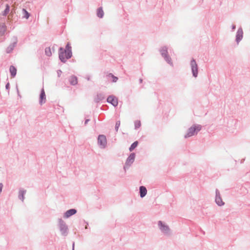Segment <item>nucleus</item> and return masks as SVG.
<instances>
[{
  "mask_svg": "<svg viewBox=\"0 0 250 250\" xmlns=\"http://www.w3.org/2000/svg\"><path fill=\"white\" fill-rule=\"evenodd\" d=\"M89 121V120H86L85 122V124H87L88 122Z\"/></svg>",
  "mask_w": 250,
  "mask_h": 250,
  "instance_id": "32",
  "label": "nucleus"
},
{
  "mask_svg": "<svg viewBox=\"0 0 250 250\" xmlns=\"http://www.w3.org/2000/svg\"><path fill=\"white\" fill-rule=\"evenodd\" d=\"M46 100L45 95H40V103L42 104L44 103Z\"/></svg>",
  "mask_w": 250,
  "mask_h": 250,
  "instance_id": "19",
  "label": "nucleus"
},
{
  "mask_svg": "<svg viewBox=\"0 0 250 250\" xmlns=\"http://www.w3.org/2000/svg\"><path fill=\"white\" fill-rule=\"evenodd\" d=\"M158 225L160 227V229L165 233H167L169 231V228L167 226H166L163 224L162 221H159Z\"/></svg>",
  "mask_w": 250,
  "mask_h": 250,
  "instance_id": "9",
  "label": "nucleus"
},
{
  "mask_svg": "<svg viewBox=\"0 0 250 250\" xmlns=\"http://www.w3.org/2000/svg\"><path fill=\"white\" fill-rule=\"evenodd\" d=\"M243 37V30L241 28H240L238 29L236 35V42L237 43H239V42L241 41Z\"/></svg>",
  "mask_w": 250,
  "mask_h": 250,
  "instance_id": "8",
  "label": "nucleus"
},
{
  "mask_svg": "<svg viewBox=\"0 0 250 250\" xmlns=\"http://www.w3.org/2000/svg\"><path fill=\"white\" fill-rule=\"evenodd\" d=\"M104 11L103 10L102 7H99L98 8L97 11V15L100 18H102L104 16Z\"/></svg>",
  "mask_w": 250,
  "mask_h": 250,
  "instance_id": "16",
  "label": "nucleus"
},
{
  "mask_svg": "<svg viewBox=\"0 0 250 250\" xmlns=\"http://www.w3.org/2000/svg\"><path fill=\"white\" fill-rule=\"evenodd\" d=\"M57 72L58 76L59 77H60L62 73V71L61 70H58Z\"/></svg>",
  "mask_w": 250,
  "mask_h": 250,
  "instance_id": "25",
  "label": "nucleus"
},
{
  "mask_svg": "<svg viewBox=\"0 0 250 250\" xmlns=\"http://www.w3.org/2000/svg\"><path fill=\"white\" fill-rule=\"evenodd\" d=\"M9 86H10V85H9V83H7L6 84V89H8L9 88Z\"/></svg>",
  "mask_w": 250,
  "mask_h": 250,
  "instance_id": "28",
  "label": "nucleus"
},
{
  "mask_svg": "<svg viewBox=\"0 0 250 250\" xmlns=\"http://www.w3.org/2000/svg\"><path fill=\"white\" fill-rule=\"evenodd\" d=\"M2 185L0 184V193L1 192V191L2 190Z\"/></svg>",
  "mask_w": 250,
  "mask_h": 250,
  "instance_id": "29",
  "label": "nucleus"
},
{
  "mask_svg": "<svg viewBox=\"0 0 250 250\" xmlns=\"http://www.w3.org/2000/svg\"><path fill=\"white\" fill-rule=\"evenodd\" d=\"M2 28H3V30L5 31V29H4V26H2Z\"/></svg>",
  "mask_w": 250,
  "mask_h": 250,
  "instance_id": "34",
  "label": "nucleus"
},
{
  "mask_svg": "<svg viewBox=\"0 0 250 250\" xmlns=\"http://www.w3.org/2000/svg\"><path fill=\"white\" fill-rule=\"evenodd\" d=\"M160 53L165 61L169 64H172L171 59L168 55L167 48V46H163L160 49Z\"/></svg>",
  "mask_w": 250,
  "mask_h": 250,
  "instance_id": "3",
  "label": "nucleus"
},
{
  "mask_svg": "<svg viewBox=\"0 0 250 250\" xmlns=\"http://www.w3.org/2000/svg\"><path fill=\"white\" fill-rule=\"evenodd\" d=\"M190 66L193 76L195 78L197 77L198 74V68L197 64L194 59L190 61Z\"/></svg>",
  "mask_w": 250,
  "mask_h": 250,
  "instance_id": "4",
  "label": "nucleus"
},
{
  "mask_svg": "<svg viewBox=\"0 0 250 250\" xmlns=\"http://www.w3.org/2000/svg\"><path fill=\"white\" fill-rule=\"evenodd\" d=\"M141 123L140 121H136L135 122V126L136 128H139L141 126Z\"/></svg>",
  "mask_w": 250,
  "mask_h": 250,
  "instance_id": "23",
  "label": "nucleus"
},
{
  "mask_svg": "<svg viewBox=\"0 0 250 250\" xmlns=\"http://www.w3.org/2000/svg\"><path fill=\"white\" fill-rule=\"evenodd\" d=\"M107 101L108 103L111 104L114 106H117L118 104L117 98L113 95L108 97L107 98Z\"/></svg>",
  "mask_w": 250,
  "mask_h": 250,
  "instance_id": "5",
  "label": "nucleus"
},
{
  "mask_svg": "<svg viewBox=\"0 0 250 250\" xmlns=\"http://www.w3.org/2000/svg\"><path fill=\"white\" fill-rule=\"evenodd\" d=\"M138 144V143L137 141H136L134 143H133L130 147L129 150L130 151H132L137 146Z\"/></svg>",
  "mask_w": 250,
  "mask_h": 250,
  "instance_id": "21",
  "label": "nucleus"
},
{
  "mask_svg": "<svg viewBox=\"0 0 250 250\" xmlns=\"http://www.w3.org/2000/svg\"><path fill=\"white\" fill-rule=\"evenodd\" d=\"M235 28H236V26L235 25H232V30H234L235 29Z\"/></svg>",
  "mask_w": 250,
  "mask_h": 250,
  "instance_id": "30",
  "label": "nucleus"
},
{
  "mask_svg": "<svg viewBox=\"0 0 250 250\" xmlns=\"http://www.w3.org/2000/svg\"><path fill=\"white\" fill-rule=\"evenodd\" d=\"M139 81H140V83H142L143 82V79H140Z\"/></svg>",
  "mask_w": 250,
  "mask_h": 250,
  "instance_id": "31",
  "label": "nucleus"
},
{
  "mask_svg": "<svg viewBox=\"0 0 250 250\" xmlns=\"http://www.w3.org/2000/svg\"><path fill=\"white\" fill-rule=\"evenodd\" d=\"M120 121H118L116 123V125H115V128L116 129V131H118V128L120 126Z\"/></svg>",
  "mask_w": 250,
  "mask_h": 250,
  "instance_id": "24",
  "label": "nucleus"
},
{
  "mask_svg": "<svg viewBox=\"0 0 250 250\" xmlns=\"http://www.w3.org/2000/svg\"><path fill=\"white\" fill-rule=\"evenodd\" d=\"M215 201H216V203L219 206H222V205H224V203L222 201V200L220 196H218L217 195L216 197Z\"/></svg>",
  "mask_w": 250,
  "mask_h": 250,
  "instance_id": "17",
  "label": "nucleus"
},
{
  "mask_svg": "<svg viewBox=\"0 0 250 250\" xmlns=\"http://www.w3.org/2000/svg\"><path fill=\"white\" fill-rule=\"evenodd\" d=\"M99 144L102 147H105L106 145V139L105 136L103 135H99L98 139Z\"/></svg>",
  "mask_w": 250,
  "mask_h": 250,
  "instance_id": "7",
  "label": "nucleus"
},
{
  "mask_svg": "<svg viewBox=\"0 0 250 250\" xmlns=\"http://www.w3.org/2000/svg\"><path fill=\"white\" fill-rule=\"evenodd\" d=\"M76 213V210L75 209H71L68 210H67L65 214L64 217L66 218H68L70 217V216L75 214Z\"/></svg>",
  "mask_w": 250,
  "mask_h": 250,
  "instance_id": "11",
  "label": "nucleus"
},
{
  "mask_svg": "<svg viewBox=\"0 0 250 250\" xmlns=\"http://www.w3.org/2000/svg\"><path fill=\"white\" fill-rule=\"evenodd\" d=\"M135 159V154L134 153H131L129 156L128 157L127 160H126V164L128 165L131 164Z\"/></svg>",
  "mask_w": 250,
  "mask_h": 250,
  "instance_id": "13",
  "label": "nucleus"
},
{
  "mask_svg": "<svg viewBox=\"0 0 250 250\" xmlns=\"http://www.w3.org/2000/svg\"><path fill=\"white\" fill-rule=\"evenodd\" d=\"M40 94H45V92H44V89L43 88L42 89Z\"/></svg>",
  "mask_w": 250,
  "mask_h": 250,
  "instance_id": "27",
  "label": "nucleus"
},
{
  "mask_svg": "<svg viewBox=\"0 0 250 250\" xmlns=\"http://www.w3.org/2000/svg\"><path fill=\"white\" fill-rule=\"evenodd\" d=\"M22 11L25 14V15L24 16V18H25L27 19H28L30 16L29 13L25 9H23Z\"/></svg>",
  "mask_w": 250,
  "mask_h": 250,
  "instance_id": "22",
  "label": "nucleus"
},
{
  "mask_svg": "<svg viewBox=\"0 0 250 250\" xmlns=\"http://www.w3.org/2000/svg\"><path fill=\"white\" fill-rule=\"evenodd\" d=\"M100 96V97H98L97 99H96V101L98 102L99 101L102 100L104 99V97H101V96H102V95H99Z\"/></svg>",
  "mask_w": 250,
  "mask_h": 250,
  "instance_id": "26",
  "label": "nucleus"
},
{
  "mask_svg": "<svg viewBox=\"0 0 250 250\" xmlns=\"http://www.w3.org/2000/svg\"><path fill=\"white\" fill-rule=\"evenodd\" d=\"M72 57L71 46L69 42H68L64 49L60 47L59 50V57L62 62H65L67 60Z\"/></svg>",
  "mask_w": 250,
  "mask_h": 250,
  "instance_id": "1",
  "label": "nucleus"
},
{
  "mask_svg": "<svg viewBox=\"0 0 250 250\" xmlns=\"http://www.w3.org/2000/svg\"><path fill=\"white\" fill-rule=\"evenodd\" d=\"M140 196L141 197H144L146 194L147 190L144 186H141L140 188Z\"/></svg>",
  "mask_w": 250,
  "mask_h": 250,
  "instance_id": "15",
  "label": "nucleus"
},
{
  "mask_svg": "<svg viewBox=\"0 0 250 250\" xmlns=\"http://www.w3.org/2000/svg\"><path fill=\"white\" fill-rule=\"evenodd\" d=\"M17 39L15 38L14 41L11 43L6 48V52L7 53H10L12 52L14 48L16 47L17 44Z\"/></svg>",
  "mask_w": 250,
  "mask_h": 250,
  "instance_id": "6",
  "label": "nucleus"
},
{
  "mask_svg": "<svg viewBox=\"0 0 250 250\" xmlns=\"http://www.w3.org/2000/svg\"><path fill=\"white\" fill-rule=\"evenodd\" d=\"M106 77L108 80H110L112 82H116L118 80V78L114 76L112 73H109L106 75Z\"/></svg>",
  "mask_w": 250,
  "mask_h": 250,
  "instance_id": "12",
  "label": "nucleus"
},
{
  "mask_svg": "<svg viewBox=\"0 0 250 250\" xmlns=\"http://www.w3.org/2000/svg\"><path fill=\"white\" fill-rule=\"evenodd\" d=\"M9 11H10V6L8 4H7L6 5V8L2 13V15L4 16H6L8 14V13L9 12Z\"/></svg>",
  "mask_w": 250,
  "mask_h": 250,
  "instance_id": "18",
  "label": "nucleus"
},
{
  "mask_svg": "<svg viewBox=\"0 0 250 250\" xmlns=\"http://www.w3.org/2000/svg\"><path fill=\"white\" fill-rule=\"evenodd\" d=\"M9 71L12 77H14L17 73V69L13 65L10 66Z\"/></svg>",
  "mask_w": 250,
  "mask_h": 250,
  "instance_id": "14",
  "label": "nucleus"
},
{
  "mask_svg": "<svg viewBox=\"0 0 250 250\" xmlns=\"http://www.w3.org/2000/svg\"><path fill=\"white\" fill-rule=\"evenodd\" d=\"M201 127L200 125H193L190 127L188 130L185 137H189L196 134L201 130Z\"/></svg>",
  "mask_w": 250,
  "mask_h": 250,
  "instance_id": "2",
  "label": "nucleus"
},
{
  "mask_svg": "<svg viewBox=\"0 0 250 250\" xmlns=\"http://www.w3.org/2000/svg\"><path fill=\"white\" fill-rule=\"evenodd\" d=\"M21 194H22V200H23V192H22Z\"/></svg>",
  "mask_w": 250,
  "mask_h": 250,
  "instance_id": "33",
  "label": "nucleus"
},
{
  "mask_svg": "<svg viewBox=\"0 0 250 250\" xmlns=\"http://www.w3.org/2000/svg\"><path fill=\"white\" fill-rule=\"evenodd\" d=\"M68 81H69L70 84L72 85H75L77 84L78 83L77 77L74 75H71L69 77Z\"/></svg>",
  "mask_w": 250,
  "mask_h": 250,
  "instance_id": "10",
  "label": "nucleus"
},
{
  "mask_svg": "<svg viewBox=\"0 0 250 250\" xmlns=\"http://www.w3.org/2000/svg\"><path fill=\"white\" fill-rule=\"evenodd\" d=\"M45 53L47 56H51L52 55V53L50 47H47L45 48Z\"/></svg>",
  "mask_w": 250,
  "mask_h": 250,
  "instance_id": "20",
  "label": "nucleus"
}]
</instances>
